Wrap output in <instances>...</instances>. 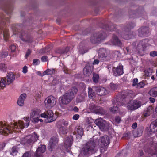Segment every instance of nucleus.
<instances>
[{
  "label": "nucleus",
  "instance_id": "f257e3e1",
  "mask_svg": "<svg viewBox=\"0 0 157 157\" xmlns=\"http://www.w3.org/2000/svg\"><path fill=\"white\" fill-rule=\"evenodd\" d=\"M29 125V122H26L25 125L23 122L21 121H18V124L17 122H12L11 123L10 125L6 126V124L2 121L0 122V134L5 136H7L9 133H11L13 130L15 131V129L21 128L23 129L24 127H27Z\"/></svg>",
  "mask_w": 157,
  "mask_h": 157
},
{
  "label": "nucleus",
  "instance_id": "f03ea898",
  "mask_svg": "<svg viewBox=\"0 0 157 157\" xmlns=\"http://www.w3.org/2000/svg\"><path fill=\"white\" fill-rule=\"evenodd\" d=\"M97 151L95 142L90 140L83 146V147L81 150L80 154L83 157H88L96 152Z\"/></svg>",
  "mask_w": 157,
  "mask_h": 157
},
{
  "label": "nucleus",
  "instance_id": "7ed1b4c3",
  "mask_svg": "<svg viewBox=\"0 0 157 157\" xmlns=\"http://www.w3.org/2000/svg\"><path fill=\"white\" fill-rule=\"evenodd\" d=\"M133 95V92L131 90H126L122 92L121 98L118 97L114 99L113 102H114L116 105L120 106L122 104H124V102H128L130 98Z\"/></svg>",
  "mask_w": 157,
  "mask_h": 157
},
{
  "label": "nucleus",
  "instance_id": "20e7f679",
  "mask_svg": "<svg viewBox=\"0 0 157 157\" xmlns=\"http://www.w3.org/2000/svg\"><path fill=\"white\" fill-rule=\"evenodd\" d=\"M78 91L77 88L75 87H71L68 92L66 93L61 97V103L64 105L69 103L74 98Z\"/></svg>",
  "mask_w": 157,
  "mask_h": 157
},
{
  "label": "nucleus",
  "instance_id": "39448f33",
  "mask_svg": "<svg viewBox=\"0 0 157 157\" xmlns=\"http://www.w3.org/2000/svg\"><path fill=\"white\" fill-rule=\"evenodd\" d=\"M7 14L6 16H4L3 14L0 15V18L1 22H0V32L3 35L5 41H7L9 37L8 30L5 28V25L6 22H10V17Z\"/></svg>",
  "mask_w": 157,
  "mask_h": 157
},
{
  "label": "nucleus",
  "instance_id": "423d86ee",
  "mask_svg": "<svg viewBox=\"0 0 157 157\" xmlns=\"http://www.w3.org/2000/svg\"><path fill=\"white\" fill-rule=\"evenodd\" d=\"M106 34L102 31L94 33L91 37L90 40L92 43H99L105 39L106 37Z\"/></svg>",
  "mask_w": 157,
  "mask_h": 157
},
{
  "label": "nucleus",
  "instance_id": "0eeeda50",
  "mask_svg": "<svg viewBox=\"0 0 157 157\" xmlns=\"http://www.w3.org/2000/svg\"><path fill=\"white\" fill-rule=\"evenodd\" d=\"M95 123L102 131H107L111 128V125L109 123L101 118L96 119Z\"/></svg>",
  "mask_w": 157,
  "mask_h": 157
},
{
  "label": "nucleus",
  "instance_id": "6e6552de",
  "mask_svg": "<svg viewBox=\"0 0 157 157\" xmlns=\"http://www.w3.org/2000/svg\"><path fill=\"white\" fill-rule=\"evenodd\" d=\"M129 103H128L127 108L128 110L133 111L140 107L141 105V103L139 101L136 100H131L129 99Z\"/></svg>",
  "mask_w": 157,
  "mask_h": 157
},
{
  "label": "nucleus",
  "instance_id": "1a4fd4ad",
  "mask_svg": "<svg viewBox=\"0 0 157 157\" xmlns=\"http://www.w3.org/2000/svg\"><path fill=\"white\" fill-rule=\"evenodd\" d=\"M99 146L101 148L107 146L110 143L109 137L107 135L101 137L98 140Z\"/></svg>",
  "mask_w": 157,
  "mask_h": 157
},
{
  "label": "nucleus",
  "instance_id": "9d476101",
  "mask_svg": "<svg viewBox=\"0 0 157 157\" xmlns=\"http://www.w3.org/2000/svg\"><path fill=\"white\" fill-rule=\"evenodd\" d=\"M41 116L46 118V122H51L55 120L56 119L53 117L54 114L52 111L49 110L46 112L42 113Z\"/></svg>",
  "mask_w": 157,
  "mask_h": 157
},
{
  "label": "nucleus",
  "instance_id": "9b49d317",
  "mask_svg": "<svg viewBox=\"0 0 157 157\" xmlns=\"http://www.w3.org/2000/svg\"><path fill=\"white\" fill-rule=\"evenodd\" d=\"M56 99L52 96L48 97L44 101L46 107L49 109L53 107L56 104Z\"/></svg>",
  "mask_w": 157,
  "mask_h": 157
},
{
  "label": "nucleus",
  "instance_id": "f8f14e48",
  "mask_svg": "<svg viewBox=\"0 0 157 157\" xmlns=\"http://www.w3.org/2000/svg\"><path fill=\"white\" fill-rule=\"evenodd\" d=\"M38 139V136L37 134L35 132L34 135L31 136L30 137H27L24 138L23 141H24L23 143L25 144L31 145L33 144L34 142L37 141Z\"/></svg>",
  "mask_w": 157,
  "mask_h": 157
},
{
  "label": "nucleus",
  "instance_id": "ddd939ff",
  "mask_svg": "<svg viewBox=\"0 0 157 157\" xmlns=\"http://www.w3.org/2000/svg\"><path fill=\"white\" fill-rule=\"evenodd\" d=\"M134 24L132 22L128 24L124 27L122 30V35L123 37L126 39H128V38L124 36V35H127L129 34L130 30L133 28L134 26Z\"/></svg>",
  "mask_w": 157,
  "mask_h": 157
},
{
  "label": "nucleus",
  "instance_id": "4468645a",
  "mask_svg": "<svg viewBox=\"0 0 157 157\" xmlns=\"http://www.w3.org/2000/svg\"><path fill=\"white\" fill-rule=\"evenodd\" d=\"M59 141V139L57 137L55 136L52 137L48 145V149L52 151L53 149L55 148V146L57 145Z\"/></svg>",
  "mask_w": 157,
  "mask_h": 157
},
{
  "label": "nucleus",
  "instance_id": "2eb2a0df",
  "mask_svg": "<svg viewBox=\"0 0 157 157\" xmlns=\"http://www.w3.org/2000/svg\"><path fill=\"white\" fill-rule=\"evenodd\" d=\"M93 67L92 66V64L89 62L87 63L86 66L83 70V73L86 76H89L91 75Z\"/></svg>",
  "mask_w": 157,
  "mask_h": 157
},
{
  "label": "nucleus",
  "instance_id": "dca6fc26",
  "mask_svg": "<svg viewBox=\"0 0 157 157\" xmlns=\"http://www.w3.org/2000/svg\"><path fill=\"white\" fill-rule=\"evenodd\" d=\"M123 66L122 65H119L117 67H113V75L115 76H118L123 73Z\"/></svg>",
  "mask_w": 157,
  "mask_h": 157
},
{
  "label": "nucleus",
  "instance_id": "f3484780",
  "mask_svg": "<svg viewBox=\"0 0 157 157\" xmlns=\"http://www.w3.org/2000/svg\"><path fill=\"white\" fill-rule=\"evenodd\" d=\"M20 38L22 41L28 43H31L33 40V38L30 35L24 31H22Z\"/></svg>",
  "mask_w": 157,
  "mask_h": 157
},
{
  "label": "nucleus",
  "instance_id": "a211bd4d",
  "mask_svg": "<svg viewBox=\"0 0 157 157\" xmlns=\"http://www.w3.org/2000/svg\"><path fill=\"white\" fill-rule=\"evenodd\" d=\"M138 35L140 37L147 36L149 33V29L147 26L142 27L138 29Z\"/></svg>",
  "mask_w": 157,
  "mask_h": 157
},
{
  "label": "nucleus",
  "instance_id": "6ab92c4d",
  "mask_svg": "<svg viewBox=\"0 0 157 157\" xmlns=\"http://www.w3.org/2000/svg\"><path fill=\"white\" fill-rule=\"evenodd\" d=\"M46 149L45 145H41L37 148L34 157H42V153H44Z\"/></svg>",
  "mask_w": 157,
  "mask_h": 157
},
{
  "label": "nucleus",
  "instance_id": "aec40b11",
  "mask_svg": "<svg viewBox=\"0 0 157 157\" xmlns=\"http://www.w3.org/2000/svg\"><path fill=\"white\" fill-rule=\"evenodd\" d=\"M147 46L146 44L144 41H140L137 45V49L139 53H142L146 50Z\"/></svg>",
  "mask_w": 157,
  "mask_h": 157
},
{
  "label": "nucleus",
  "instance_id": "412c9836",
  "mask_svg": "<svg viewBox=\"0 0 157 157\" xmlns=\"http://www.w3.org/2000/svg\"><path fill=\"white\" fill-rule=\"evenodd\" d=\"M96 92L98 95L100 96H104L109 93L108 91L105 88L102 87H97Z\"/></svg>",
  "mask_w": 157,
  "mask_h": 157
},
{
  "label": "nucleus",
  "instance_id": "4be33fe9",
  "mask_svg": "<svg viewBox=\"0 0 157 157\" xmlns=\"http://www.w3.org/2000/svg\"><path fill=\"white\" fill-rule=\"evenodd\" d=\"M15 76L13 72H10L7 75L6 79V80L7 81V83L8 84L11 83L15 80Z\"/></svg>",
  "mask_w": 157,
  "mask_h": 157
},
{
  "label": "nucleus",
  "instance_id": "5701e85b",
  "mask_svg": "<svg viewBox=\"0 0 157 157\" xmlns=\"http://www.w3.org/2000/svg\"><path fill=\"white\" fill-rule=\"evenodd\" d=\"M26 97V94H23L21 95L17 101V104L18 105L22 106L24 105V101Z\"/></svg>",
  "mask_w": 157,
  "mask_h": 157
},
{
  "label": "nucleus",
  "instance_id": "b1692460",
  "mask_svg": "<svg viewBox=\"0 0 157 157\" xmlns=\"http://www.w3.org/2000/svg\"><path fill=\"white\" fill-rule=\"evenodd\" d=\"M57 127L58 128L59 132L60 134H65L67 133L68 130L67 127L63 126L59 124L57 125Z\"/></svg>",
  "mask_w": 157,
  "mask_h": 157
},
{
  "label": "nucleus",
  "instance_id": "393cba45",
  "mask_svg": "<svg viewBox=\"0 0 157 157\" xmlns=\"http://www.w3.org/2000/svg\"><path fill=\"white\" fill-rule=\"evenodd\" d=\"M111 43L114 45L121 46L122 43L118 38L115 36H113L111 40Z\"/></svg>",
  "mask_w": 157,
  "mask_h": 157
},
{
  "label": "nucleus",
  "instance_id": "a878e982",
  "mask_svg": "<svg viewBox=\"0 0 157 157\" xmlns=\"http://www.w3.org/2000/svg\"><path fill=\"white\" fill-rule=\"evenodd\" d=\"M73 141V137L72 136H68L65 140L64 144L66 147H70L72 144Z\"/></svg>",
  "mask_w": 157,
  "mask_h": 157
},
{
  "label": "nucleus",
  "instance_id": "bb28decb",
  "mask_svg": "<svg viewBox=\"0 0 157 157\" xmlns=\"http://www.w3.org/2000/svg\"><path fill=\"white\" fill-rule=\"evenodd\" d=\"M83 132L82 127L80 126H78L75 128V131L73 132V134L74 135L78 134L81 137H82L83 135Z\"/></svg>",
  "mask_w": 157,
  "mask_h": 157
},
{
  "label": "nucleus",
  "instance_id": "cd10ccee",
  "mask_svg": "<svg viewBox=\"0 0 157 157\" xmlns=\"http://www.w3.org/2000/svg\"><path fill=\"white\" fill-rule=\"evenodd\" d=\"M148 153V154L151 155L157 154V148L154 147H152L151 148H148L146 151Z\"/></svg>",
  "mask_w": 157,
  "mask_h": 157
},
{
  "label": "nucleus",
  "instance_id": "c85d7f7f",
  "mask_svg": "<svg viewBox=\"0 0 157 157\" xmlns=\"http://www.w3.org/2000/svg\"><path fill=\"white\" fill-rule=\"evenodd\" d=\"M150 129L151 132L153 133L157 132V124L154 121L151 124Z\"/></svg>",
  "mask_w": 157,
  "mask_h": 157
},
{
  "label": "nucleus",
  "instance_id": "c756f323",
  "mask_svg": "<svg viewBox=\"0 0 157 157\" xmlns=\"http://www.w3.org/2000/svg\"><path fill=\"white\" fill-rule=\"evenodd\" d=\"M149 94L151 96L153 97L157 96V87H154L149 91Z\"/></svg>",
  "mask_w": 157,
  "mask_h": 157
},
{
  "label": "nucleus",
  "instance_id": "7c9ffc66",
  "mask_svg": "<svg viewBox=\"0 0 157 157\" xmlns=\"http://www.w3.org/2000/svg\"><path fill=\"white\" fill-rule=\"evenodd\" d=\"M143 132V128H138L136 131L134 132V135L135 137L140 136L141 135Z\"/></svg>",
  "mask_w": 157,
  "mask_h": 157
},
{
  "label": "nucleus",
  "instance_id": "2f4dec72",
  "mask_svg": "<svg viewBox=\"0 0 157 157\" xmlns=\"http://www.w3.org/2000/svg\"><path fill=\"white\" fill-rule=\"evenodd\" d=\"M2 9L5 10L6 13L7 14L10 13L12 11V8L10 4L7 5L5 7L3 8Z\"/></svg>",
  "mask_w": 157,
  "mask_h": 157
},
{
  "label": "nucleus",
  "instance_id": "473e14b6",
  "mask_svg": "<svg viewBox=\"0 0 157 157\" xmlns=\"http://www.w3.org/2000/svg\"><path fill=\"white\" fill-rule=\"evenodd\" d=\"M56 71L54 69H48L44 72V75H52L55 74Z\"/></svg>",
  "mask_w": 157,
  "mask_h": 157
},
{
  "label": "nucleus",
  "instance_id": "72a5a7b5",
  "mask_svg": "<svg viewBox=\"0 0 157 157\" xmlns=\"http://www.w3.org/2000/svg\"><path fill=\"white\" fill-rule=\"evenodd\" d=\"M18 149L19 148L17 146H13L12 148V151L11 152L10 154L13 156L16 155L18 152Z\"/></svg>",
  "mask_w": 157,
  "mask_h": 157
},
{
  "label": "nucleus",
  "instance_id": "f704fd0d",
  "mask_svg": "<svg viewBox=\"0 0 157 157\" xmlns=\"http://www.w3.org/2000/svg\"><path fill=\"white\" fill-rule=\"evenodd\" d=\"M94 113L97 114H101L103 115L105 113V112L102 108L98 107Z\"/></svg>",
  "mask_w": 157,
  "mask_h": 157
},
{
  "label": "nucleus",
  "instance_id": "c9c22d12",
  "mask_svg": "<svg viewBox=\"0 0 157 157\" xmlns=\"http://www.w3.org/2000/svg\"><path fill=\"white\" fill-rule=\"evenodd\" d=\"M88 96L90 98H94L95 96V93L93 89L90 87L88 88Z\"/></svg>",
  "mask_w": 157,
  "mask_h": 157
},
{
  "label": "nucleus",
  "instance_id": "e433bc0d",
  "mask_svg": "<svg viewBox=\"0 0 157 157\" xmlns=\"http://www.w3.org/2000/svg\"><path fill=\"white\" fill-rule=\"evenodd\" d=\"M120 27L119 26L116 25H111L109 27L106 28L107 30H110V31L116 30V29H117Z\"/></svg>",
  "mask_w": 157,
  "mask_h": 157
},
{
  "label": "nucleus",
  "instance_id": "4c0bfd02",
  "mask_svg": "<svg viewBox=\"0 0 157 157\" xmlns=\"http://www.w3.org/2000/svg\"><path fill=\"white\" fill-rule=\"evenodd\" d=\"M85 98V96L83 95L82 94H80L77 98L76 99V102L79 103L84 101Z\"/></svg>",
  "mask_w": 157,
  "mask_h": 157
},
{
  "label": "nucleus",
  "instance_id": "58836bf2",
  "mask_svg": "<svg viewBox=\"0 0 157 157\" xmlns=\"http://www.w3.org/2000/svg\"><path fill=\"white\" fill-rule=\"evenodd\" d=\"M99 78V75L97 74L93 73V77L92 78L93 82L95 83H97L98 82V79Z\"/></svg>",
  "mask_w": 157,
  "mask_h": 157
},
{
  "label": "nucleus",
  "instance_id": "ea45409f",
  "mask_svg": "<svg viewBox=\"0 0 157 157\" xmlns=\"http://www.w3.org/2000/svg\"><path fill=\"white\" fill-rule=\"evenodd\" d=\"M60 125H62V126H63V125H64V127H67L68 125V122L65 121L64 120H62L60 121L58 123V124H59Z\"/></svg>",
  "mask_w": 157,
  "mask_h": 157
},
{
  "label": "nucleus",
  "instance_id": "a19ab883",
  "mask_svg": "<svg viewBox=\"0 0 157 157\" xmlns=\"http://www.w3.org/2000/svg\"><path fill=\"white\" fill-rule=\"evenodd\" d=\"M110 111L113 113H117L118 108L117 106H114L113 107H110L109 109Z\"/></svg>",
  "mask_w": 157,
  "mask_h": 157
},
{
  "label": "nucleus",
  "instance_id": "79ce46f5",
  "mask_svg": "<svg viewBox=\"0 0 157 157\" xmlns=\"http://www.w3.org/2000/svg\"><path fill=\"white\" fill-rule=\"evenodd\" d=\"M110 86V88L113 90H116L118 87L117 84L113 83H111Z\"/></svg>",
  "mask_w": 157,
  "mask_h": 157
},
{
  "label": "nucleus",
  "instance_id": "37998d69",
  "mask_svg": "<svg viewBox=\"0 0 157 157\" xmlns=\"http://www.w3.org/2000/svg\"><path fill=\"white\" fill-rule=\"evenodd\" d=\"M8 54L7 52L5 51L0 52V58H4L6 57Z\"/></svg>",
  "mask_w": 157,
  "mask_h": 157
},
{
  "label": "nucleus",
  "instance_id": "c03bdc74",
  "mask_svg": "<svg viewBox=\"0 0 157 157\" xmlns=\"http://www.w3.org/2000/svg\"><path fill=\"white\" fill-rule=\"evenodd\" d=\"M146 82L145 81L141 82L137 84V87L140 88L144 87L145 84Z\"/></svg>",
  "mask_w": 157,
  "mask_h": 157
},
{
  "label": "nucleus",
  "instance_id": "a18cd8bd",
  "mask_svg": "<svg viewBox=\"0 0 157 157\" xmlns=\"http://www.w3.org/2000/svg\"><path fill=\"white\" fill-rule=\"evenodd\" d=\"M55 52L57 54H62L64 53V49L63 48L56 49Z\"/></svg>",
  "mask_w": 157,
  "mask_h": 157
},
{
  "label": "nucleus",
  "instance_id": "49530a36",
  "mask_svg": "<svg viewBox=\"0 0 157 157\" xmlns=\"http://www.w3.org/2000/svg\"><path fill=\"white\" fill-rule=\"evenodd\" d=\"M131 136V133L128 132L124 134L123 137L125 139H128L130 138Z\"/></svg>",
  "mask_w": 157,
  "mask_h": 157
},
{
  "label": "nucleus",
  "instance_id": "de8ad7c7",
  "mask_svg": "<svg viewBox=\"0 0 157 157\" xmlns=\"http://www.w3.org/2000/svg\"><path fill=\"white\" fill-rule=\"evenodd\" d=\"M6 84V81L4 80H1L0 82V87L2 89L5 86Z\"/></svg>",
  "mask_w": 157,
  "mask_h": 157
},
{
  "label": "nucleus",
  "instance_id": "09e8293b",
  "mask_svg": "<svg viewBox=\"0 0 157 157\" xmlns=\"http://www.w3.org/2000/svg\"><path fill=\"white\" fill-rule=\"evenodd\" d=\"M153 108L152 107V106H149L147 108L146 112H148V113H149V114H151L153 112Z\"/></svg>",
  "mask_w": 157,
  "mask_h": 157
},
{
  "label": "nucleus",
  "instance_id": "8fccbe9b",
  "mask_svg": "<svg viewBox=\"0 0 157 157\" xmlns=\"http://www.w3.org/2000/svg\"><path fill=\"white\" fill-rule=\"evenodd\" d=\"M151 70L150 69H147L145 71V75L147 76H149L151 74Z\"/></svg>",
  "mask_w": 157,
  "mask_h": 157
},
{
  "label": "nucleus",
  "instance_id": "3c124183",
  "mask_svg": "<svg viewBox=\"0 0 157 157\" xmlns=\"http://www.w3.org/2000/svg\"><path fill=\"white\" fill-rule=\"evenodd\" d=\"M9 47L11 49V52H14L17 48L16 46L14 44H12Z\"/></svg>",
  "mask_w": 157,
  "mask_h": 157
},
{
  "label": "nucleus",
  "instance_id": "603ef678",
  "mask_svg": "<svg viewBox=\"0 0 157 157\" xmlns=\"http://www.w3.org/2000/svg\"><path fill=\"white\" fill-rule=\"evenodd\" d=\"M98 107V106H96L94 105H92L90 106V109L94 113Z\"/></svg>",
  "mask_w": 157,
  "mask_h": 157
},
{
  "label": "nucleus",
  "instance_id": "864d4df0",
  "mask_svg": "<svg viewBox=\"0 0 157 157\" xmlns=\"http://www.w3.org/2000/svg\"><path fill=\"white\" fill-rule=\"evenodd\" d=\"M40 62L39 60L38 59H34L33 60V64L34 65H37L38 64V63Z\"/></svg>",
  "mask_w": 157,
  "mask_h": 157
},
{
  "label": "nucleus",
  "instance_id": "5fc2aeb1",
  "mask_svg": "<svg viewBox=\"0 0 157 157\" xmlns=\"http://www.w3.org/2000/svg\"><path fill=\"white\" fill-rule=\"evenodd\" d=\"M37 114L36 112L33 111L30 114V120L35 117V116Z\"/></svg>",
  "mask_w": 157,
  "mask_h": 157
},
{
  "label": "nucleus",
  "instance_id": "6e6d98bb",
  "mask_svg": "<svg viewBox=\"0 0 157 157\" xmlns=\"http://www.w3.org/2000/svg\"><path fill=\"white\" fill-rule=\"evenodd\" d=\"M22 157H31V155L29 152L28 151L25 153Z\"/></svg>",
  "mask_w": 157,
  "mask_h": 157
},
{
  "label": "nucleus",
  "instance_id": "4d7b16f0",
  "mask_svg": "<svg viewBox=\"0 0 157 157\" xmlns=\"http://www.w3.org/2000/svg\"><path fill=\"white\" fill-rule=\"evenodd\" d=\"M150 55L151 56L154 57L157 56V51H153L151 52L150 53Z\"/></svg>",
  "mask_w": 157,
  "mask_h": 157
},
{
  "label": "nucleus",
  "instance_id": "13d9d810",
  "mask_svg": "<svg viewBox=\"0 0 157 157\" xmlns=\"http://www.w3.org/2000/svg\"><path fill=\"white\" fill-rule=\"evenodd\" d=\"M35 117L36 118L34 117L30 120L32 121L33 122L36 123L40 121V120L36 117Z\"/></svg>",
  "mask_w": 157,
  "mask_h": 157
},
{
  "label": "nucleus",
  "instance_id": "bf43d9fd",
  "mask_svg": "<svg viewBox=\"0 0 157 157\" xmlns=\"http://www.w3.org/2000/svg\"><path fill=\"white\" fill-rule=\"evenodd\" d=\"M138 82V80L137 78H135L133 80V86H135L136 85H137V83Z\"/></svg>",
  "mask_w": 157,
  "mask_h": 157
},
{
  "label": "nucleus",
  "instance_id": "052dcab7",
  "mask_svg": "<svg viewBox=\"0 0 157 157\" xmlns=\"http://www.w3.org/2000/svg\"><path fill=\"white\" fill-rule=\"evenodd\" d=\"M31 51L30 49H28L25 56V57L27 58L31 54Z\"/></svg>",
  "mask_w": 157,
  "mask_h": 157
},
{
  "label": "nucleus",
  "instance_id": "680f3d73",
  "mask_svg": "<svg viewBox=\"0 0 157 157\" xmlns=\"http://www.w3.org/2000/svg\"><path fill=\"white\" fill-rule=\"evenodd\" d=\"M115 120L118 123L121 121V118L119 116H116L115 118Z\"/></svg>",
  "mask_w": 157,
  "mask_h": 157
},
{
  "label": "nucleus",
  "instance_id": "e2e57ef3",
  "mask_svg": "<svg viewBox=\"0 0 157 157\" xmlns=\"http://www.w3.org/2000/svg\"><path fill=\"white\" fill-rule=\"evenodd\" d=\"M28 67L26 66H25L23 68V71L22 72L24 73H26L28 71Z\"/></svg>",
  "mask_w": 157,
  "mask_h": 157
},
{
  "label": "nucleus",
  "instance_id": "0e129e2a",
  "mask_svg": "<svg viewBox=\"0 0 157 157\" xmlns=\"http://www.w3.org/2000/svg\"><path fill=\"white\" fill-rule=\"evenodd\" d=\"M79 117V115L78 114H76L74 115L73 117V119L74 120H77Z\"/></svg>",
  "mask_w": 157,
  "mask_h": 157
},
{
  "label": "nucleus",
  "instance_id": "69168bd1",
  "mask_svg": "<svg viewBox=\"0 0 157 157\" xmlns=\"http://www.w3.org/2000/svg\"><path fill=\"white\" fill-rule=\"evenodd\" d=\"M47 57L46 56H43L41 58V60L43 62H45L47 61Z\"/></svg>",
  "mask_w": 157,
  "mask_h": 157
},
{
  "label": "nucleus",
  "instance_id": "338daca9",
  "mask_svg": "<svg viewBox=\"0 0 157 157\" xmlns=\"http://www.w3.org/2000/svg\"><path fill=\"white\" fill-rule=\"evenodd\" d=\"M150 114L147 112L144 111V112L143 113V116L146 117L150 115Z\"/></svg>",
  "mask_w": 157,
  "mask_h": 157
},
{
  "label": "nucleus",
  "instance_id": "774afa93",
  "mask_svg": "<svg viewBox=\"0 0 157 157\" xmlns=\"http://www.w3.org/2000/svg\"><path fill=\"white\" fill-rule=\"evenodd\" d=\"M99 62V61L98 59H95L94 60L92 64L93 65L98 64Z\"/></svg>",
  "mask_w": 157,
  "mask_h": 157
}]
</instances>
